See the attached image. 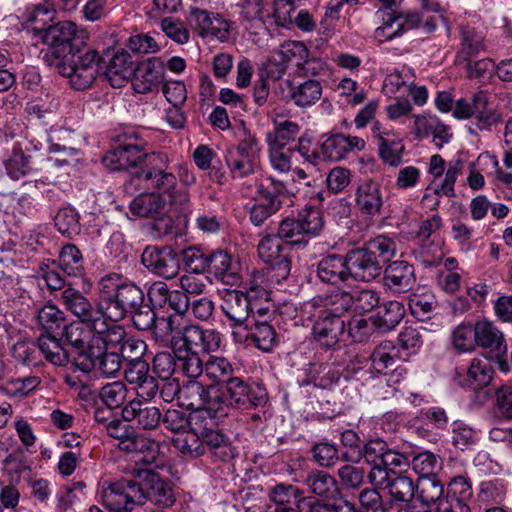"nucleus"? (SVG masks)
I'll use <instances>...</instances> for the list:
<instances>
[{"mask_svg":"<svg viewBox=\"0 0 512 512\" xmlns=\"http://www.w3.org/2000/svg\"><path fill=\"white\" fill-rule=\"evenodd\" d=\"M97 291L104 318L119 322L129 317L139 331H147L153 325V308L145 301L144 290L134 281L111 273L98 281Z\"/></svg>","mask_w":512,"mask_h":512,"instance_id":"f257e3e1","label":"nucleus"},{"mask_svg":"<svg viewBox=\"0 0 512 512\" xmlns=\"http://www.w3.org/2000/svg\"><path fill=\"white\" fill-rule=\"evenodd\" d=\"M56 61L51 66H54L63 77L68 78L74 89L85 90L96 80L103 58L96 50H88L81 54L78 49Z\"/></svg>","mask_w":512,"mask_h":512,"instance_id":"f03ea898","label":"nucleus"},{"mask_svg":"<svg viewBox=\"0 0 512 512\" xmlns=\"http://www.w3.org/2000/svg\"><path fill=\"white\" fill-rule=\"evenodd\" d=\"M87 33L72 21H59L52 23L40 42L49 47L44 54V60L48 65L54 64L70 53L80 49L85 44Z\"/></svg>","mask_w":512,"mask_h":512,"instance_id":"7ed1b4c3","label":"nucleus"},{"mask_svg":"<svg viewBox=\"0 0 512 512\" xmlns=\"http://www.w3.org/2000/svg\"><path fill=\"white\" fill-rule=\"evenodd\" d=\"M100 343L101 340L94 338L78 350L73 358V366L85 374L114 377L121 370L120 354L106 351Z\"/></svg>","mask_w":512,"mask_h":512,"instance_id":"20e7f679","label":"nucleus"},{"mask_svg":"<svg viewBox=\"0 0 512 512\" xmlns=\"http://www.w3.org/2000/svg\"><path fill=\"white\" fill-rule=\"evenodd\" d=\"M453 115L457 119H473L480 131H491L493 126L502 122L501 114L489 103L485 92L473 94L471 100L461 98L456 101Z\"/></svg>","mask_w":512,"mask_h":512,"instance_id":"39448f33","label":"nucleus"},{"mask_svg":"<svg viewBox=\"0 0 512 512\" xmlns=\"http://www.w3.org/2000/svg\"><path fill=\"white\" fill-rule=\"evenodd\" d=\"M282 239L278 234H267L257 246L260 259L268 265L266 278L271 284H281L286 280L291 271V260L288 254L283 252Z\"/></svg>","mask_w":512,"mask_h":512,"instance_id":"423d86ee","label":"nucleus"},{"mask_svg":"<svg viewBox=\"0 0 512 512\" xmlns=\"http://www.w3.org/2000/svg\"><path fill=\"white\" fill-rule=\"evenodd\" d=\"M118 141L119 145L103 156V165L112 171L138 166L142 168L149 155L144 152L143 145L138 143V135L134 131L124 132Z\"/></svg>","mask_w":512,"mask_h":512,"instance_id":"0eeeda50","label":"nucleus"},{"mask_svg":"<svg viewBox=\"0 0 512 512\" xmlns=\"http://www.w3.org/2000/svg\"><path fill=\"white\" fill-rule=\"evenodd\" d=\"M138 494L142 496L141 505L147 501L161 508H169L176 501L175 494L168 480L151 469L138 470L135 476Z\"/></svg>","mask_w":512,"mask_h":512,"instance_id":"6e6552de","label":"nucleus"},{"mask_svg":"<svg viewBox=\"0 0 512 512\" xmlns=\"http://www.w3.org/2000/svg\"><path fill=\"white\" fill-rule=\"evenodd\" d=\"M102 504L111 512H131L136 506L141 505L143 499L138 494L135 478L123 479L116 482L103 484L100 491Z\"/></svg>","mask_w":512,"mask_h":512,"instance_id":"1a4fd4ad","label":"nucleus"},{"mask_svg":"<svg viewBox=\"0 0 512 512\" xmlns=\"http://www.w3.org/2000/svg\"><path fill=\"white\" fill-rule=\"evenodd\" d=\"M224 388L233 410L264 407L268 402V392L265 386L258 382L249 383L235 376L224 385Z\"/></svg>","mask_w":512,"mask_h":512,"instance_id":"9d476101","label":"nucleus"},{"mask_svg":"<svg viewBox=\"0 0 512 512\" xmlns=\"http://www.w3.org/2000/svg\"><path fill=\"white\" fill-rule=\"evenodd\" d=\"M274 508L270 512H314L316 497L305 495L304 491L292 484L278 483L268 492Z\"/></svg>","mask_w":512,"mask_h":512,"instance_id":"9b49d317","label":"nucleus"},{"mask_svg":"<svg viewBox=\"0 0 512 512\" xmlns=\"http://www.w3.org/2000/svg\"><path fill=\"white\" fill-rule=\"evenodd\" d=\"M187 22L202 38L211 37L226 42L230 37V23L219 14L192 7L187 16Z\"/></svg>","mask_w":512,"mask_h":512,"instance_id":"f8f14e48","label":"nucleus"},{"mask_svg":"<svg viewBox=\"0 0 512 512\" xmlns=\"http://www.w3.org/2000/svg\"><path fill=\"white\" fill-rule=\"evenodd\" d=\"M373 487L387 490L389 496L394 502L409 503L415 495V485L413 480L396 472H385L384 470H375L371 475Z\"/></svg>","mask_w":512,"mask_h":512,"instance_id":"ddd939ff","label":"nucleus"},{"mask_svg":"<svg viewBox=\"0 0 512 512\" xmlns=\"http://www.w3.org/2000/svg\"><path fill=\"white\" fill-rule=\"evenodd\" d=\"M55 5L50 0H43L26 7L21 15L23 29L31 34L33 39L40 41L44 33L56 19Z\"/></svg>","mask_w":512,"mask_h":512,"instance_id":"4468645a","label":"nucleus"},{"mask_svg":"<svg viewBox=\"0 0 512 512\" xmlns=\"http://www.w3.org/2000/svg\"><path fill=\"white\" fill-rule=\"evenodd\" d=\"M175 347L204 353L215 352L221 345V334L213 329H203L198 325H183Z\"/></svg>","mask_w":512,"mask_h":512,"instance_id":"2eb2a0df","label":"nucleus"},{"mask_svg":"<svg viewBox=\"0 0 512 512\" xmlns=\"http://www.w3.org/2000/svg\"><path fill=\"white\" fill-rule=\"evenodd\" d=\"M259 146L255 137L248 136L236 147L226 151V162L234 175L243 177L253 173L258 159Z\"/></svg>","mask_w":512,"mask_h":512,"instance_id":"dca6fc26","label":"nucleus"},{"mask_svg":"<svg viewBox=\"0 0 512 512\" xmlns=\"http://www.w3.org/2000/svg\"><path fill=\"white\" fill-rule=\"evenodd\" d=\"M346 261L349 278L356 281L369 282L377 278L382 272L380 260L365 247L348 251Z\"/></svg>","mask_w":512,"mask_h":512,"instance_id":"f3484780","label":"nucleus"},{"mask_svg":"<svg viewBox=\"0 0 512 512\" xmlns=\"http://www.w3.org/2000/svg\"><path fill=\"white\" fill-rule=\"evenodd\" d=\"M142 264L154 274L172 279L179 272V260L171 247H146L141 256Z\"/></svg>","mask_w":512,"mask_h":512,"instance_id":"a211bd4d","label":"nucleus"},{"mask_svg":"<svg viewBox=\"0 0 512 512\" xmlns=\"http://www.w3.org/2000/svg\"><path fill=\"white\" fill-rule=\"evenodd\" d=\"M463 162L461 160L450 161L446 166L442 156L435 154L430 158L429 174L432 180L428 189L433 188L434 192H453L454 184L462 173Z\"/></svg>","mask_w":512,"mask_h":512,"instance_id":"6ab92c4d","label":"nucleus"},{"mask_svg":"<svg viewBox=\"0 0 512 512\" xmlns=\"http://www.w3.org/2000/svg\"><path fill=\"white\" fill-rule=\"evenodd\" d=\"M350 303L349 291L338 288L312 298L305 304L304 312L312 314V310H314L333 317L343 318L345 313L351 312Z\"/></svg>","mask_w":512,"mask_h":512,"instance_id":"aec40b11","label":"nucleus"},{"mask_svg":"<svg viewBox=\"0 0 512 512\" xmlns=\"http://www.w3.org/2000/svg\"><path fill=\"white\" fill-rule=\"evenodd\" d=\"M61 302L79 321L86 323L89 327L98 318H104L99 309V297L94 307L86 296L71 286H67L62 291Z\"/></svg>","mask_w":512,"mask_h":512,"instance_id":"412c9836","label":"nucleus"},{"mask_svg":"<svg viewBox=\"0 0 512 512\" xmlns=\"http://www.w3.org/2000/svg\"><path fill=\"white\" fill-rule=\"evenodd\" d=\"M309 316L316 317L312 327L314 340L325 349L335 347L339 342L340 335L345 331L346 325L343 318L333 317L314 310Z\"/></svg>","mask_w":512,"mask_h":512,"instance_id":"4be33fe9","label":"nucleus"},{"mask_svg":"<svg viewBox=\"0 0 512 512\" xmlns=\"http://www.w3.org/2000/svg\"><path fill=\"white\" fill-rule=\"evenodd\" d=\"M169 201L163 194H137L130 203V211L133 215L141 217L159 218L166 229L172 227L171 218H164L167 214L172 194H168Z\"/></svg>","mask_w":512,"mask_h":512,"instance_id":"5701e85b","label":"nucleus"},{"mask_svg":"<svg viewBox=\"0 0 512 512\" xmlns=\"http://www.w3.org/2000/svg\"><path fill=\"white\" fill-rule=\"evenodd\" d=\"M164 74V62L158 57H151L137 64L133 82L135 91L146 94L158 89L164 80Z\"/></svg>","mask_w":512,"mask_h":512,"instance_id":"b1692460","label":"nucleus"},{"mask_svg":"<svg viewBox=\"0 0 512 512\" xmlns=\"http://www.w3.org/2000/svg\"><path fill=\"white\" fill-rule=\"evenodd\" d=\"M122 418L125 422L135 421L143 430H153L159 425L162 413L149 401L136 398L122 408Z\"/></svg>","mask_w":512,"mask_h":512,"instance_id":"393cba45","label":"nucleus"},{"mask_svg":"<svg viewBox=\"0 0 512 512\" xmlns=\"http://www.w3.org/2000/svg\"><path fill=\"white\" fill-rule=\"evenodd\" d=\"M493 368L487 359L473 358L466 370L457 369L454 381L474 391L487 387L493 378Z\"/></svg>","mask_w":512,"mask_h":512,"instance_id":"a878e982","label":"nucleus"},{"mask_svg":"<svg viewBox=\"0 0 512 512\" xmlns=\"http://www.w3.org/2000/svg\"><path fill=\"white\" fill-rule=\"evenodd\" d=\"M383 283L393 293L408 292L416 283L413 265L404 260L392 261L384 270Z\"/></svg>","mask_w":512,"mask_h":512,"instance_id":"bb28decb","label":"nucleus"},{"mask_svg":"<svg viewBox=\"0 0 512 512\" xmlns=\"http://www.w3.org/2000/svg\"><path fill=\"white\" fill-rule=\"evenodd\" d=\"M136 65L128 51L118 50L106 66L105 78L113 88L124 87L134 77Z\"/></svg>","mask_w":512,"mask_h":512,"instance_id":"cd10ccee","label":"nucleus"},{"mask_svg":"<svg viewBox=\"0 0 512 512\" xmlns=\"http://www.w3.org/2000/svg\"><path fill=\"white\" fill-rule=\"evenodd\" d=\"M372 368L377 374H397L401 376L405 369L401 366L399 350L392 341H383L370 355Z\"/></svg>","mask_w":512,"mask_h":512,"instance_id":"c85d7f7f","label":"nucleus"},{"mask_svg":"<svg viewBox=\"0 0 512 512\" xmlns=\"http://www.w3.org/2000/svg\"><path fill=\"white\" fill-rule=\"evenodd\" d=\"M176 184V177L172 173H167L159 169L149 171H140L131 175L130 179L125 180L124 189H149L150 187L161 190L162 192H171Z\"/></svg>","mask_w":512,"mask_h":512,"instance_id":"c756f323","label":"nucleus"},{"mask_svg":"<svg viewBox=\"0 0 512 512\" xmlns=\"http://www.w3.org/2000/svg\"><path fill=\"white\" fill-rule=\"evenodd\" d=\"M477 346L494 353L497 358L507 352V345L503 332L491 321H476Z\"/></svg>","mask_w":512,"mask_h":512,"instance_id":"7c9ffc66","label":"nucleus"},{"mask_svg":"<svg viewBox=\"0 0 512 512\" xmlns=\"http://www.w3.org/2000/svg\"><path fill=\"white\" fill-rule=\"evenodd\" d=\"M209 269L207 273L221 280L227 285H237L241 281L237 265L233 263L231 256L224 250L209 252Z\"/></svg>","mask_w":512,"mask_h":512,"instance_id":"2f4dec72","label":"nucleus"},{"mask_svg":"<svg viewBox=\"0 0 512 512\" xmlns=\"http://www.w3.org/2000/svg\"><path fill=\"white\" fill-rule=\"evenodd\" d=\"M119 448L127 453L135 454L136 463L146 465L154 463L159 452V446L155 440L135 432L130 435L129 439L119 443Z\"/></svg>","mask_w":512,"mask_h":512,"instance_id":"473e14b6","label":"nucleus"},{"mask_svg":"<svg viewBox=\"0 0 512 512\" xmlns=\"http://www.w3.org/2000/svg\"><path fill=\"white\" fill-rule=\"evenodd\" d=\"M225 392L224 385L209 384L201 413L207 414L215 421H221L231 415L234 410Z\"/></svg>","mask_w":512,"mask_h":512,"instance_id":"72a5a7b5","label":"nucleus"},{"mask_svg":"<svg viewBox=\"0 0 512 512\" xmlns=\"http://www.w3.org/2000/svg\"><path fill=\"white\" fill-rule=\"evenodd\" d=\"M346 255L331 254L317 264V275L323 283L338 284L349 279Z\"/></svg>","mask_w":512,"mask_h":512,"instance_id":"f704fd0d","label":"nucleus"},{"mask_svg":"<svg viewBox=\"0 0 512 512\" xmlns=\"http://www.w3.org/2000/svg\"><path fill=\"white\" fill-rule=\"evenodd\" d=\"M202 442L211 455L219 461H228L236 456V450L228 436L218 429L204 428Z\"/></svg>","mask_w":512,"mask_h":512,"instance_id":"c9c22d12","label":"nucleus"},{"mask_svg":"<svg viewBox=\"0 0 512 512\" xmlns=\"http://www.w3.org/2000/svg\"><path fill=\"white\" fill-rule=\"evenodd\" d=\"M404 316L405 307L402 302L392 300L380 305L370 319L378 331L386 333L395 329Z\"/></svg>","mask_w":512,"mask_h":512,"instance_id":"e433bc0d","label":"nucleus"},{"mask_svg":"<svg viewBox=\"0 0 512 512\" xmlns=\"http://www.w3.org/2000/svg\"><path fill=\"white\" fill-rule=\"evenodd\" d=\"M302 483L309 493L319 498L333 499L336 494H339L336 479L323 470H314L307 473L302 479Z\"/></svg>","mask_w":512,"mask_h":512,"instance_id":"4c0bfd02","label":"nucleus"},{"mask_svg":"<svg viewBox=\"0 0 512 512\" xmlns=\"http://www.w3.org/2000/svg\"><path fill=\"white\" fill-rule=\"evenodd\" d=\"M49 147L51 153H64L67 157L74 158L79 154V149L73 147L75 142V131L71 128L53 125L47 132Z\"/></svg>","mask_w":512,"mask_h":512,"instance_id":"58836bf2","label":"nucleus"},{"mask_svg":"<svg viewBox=\"0 0 512 512\" xmlns=\"http://www.w3.org/2000/svg\"><path fill=\"white\" fill-rule=\"evenodd\" d=\"M460 48L456 54V61H468L485 51L484 36L481 32L470 26L460 27Z\"/></svg>","mask_w":512,"mask_h":512,"instance_id":"ea45409f","label":"nucleus"},{"mask_svg":"<svg viewBox=\"0 0 512 512\" xmlns=\"http://www.w3.org/2000/svg\"><path fill=\"white\" fill-rule=\"evenodd\" d=\"M221 310L229 322L244 323L248 322L251 306L245 298L244 292L233 290L225 294Z\"/></svg>","mask_w":512,"mask_h":512,"instance_id":"a19ab883","label":"nucleus"},{"mask_svg":"<svg viewBox=\"0 0 512 512\" xmlns=\"http://www.w3.org/2000/svg\"><path fill=\"white\" fill-rule=\"evenodd\" d=\"M35 321L41 334H61L67 324L65 313L51 303L36 309Z\"/></svg>","mask_w":512,"mask_h":512,"instance_id":"79ce46f5","label":"nucleus"},{"mask_svg":"<svg viewBox=\"0 0 512 512\" xmlns=\"http://www.w3.org/2000/svg\"><path fill=\"white\" fill-rule=\"evenodd\" d=\"M61 334H40L37 340L38 348L45 359L57 366H64L69 361V355L62 343Z\"/></svg>","mask_w":512,"mask_h":512,"instance_id":"37998d69","label":"nucleus"},{"mask_svg":"<svg viewBox=\"0 0 512 512\" xmlns=\"http://www.w3.org/2000/svg\"><path fill=\"white\" fill-rule=\"evenodd\" d=\"M106 320L109 319L98 318L90 327L95 331V338L101 340L100 345L108 351L109 348L122 346L126 341V331L122 325L116 324L117 322L108 324Z\"/></svg>","mask_w":512,"mask_h":512,"instance_id":"c03bdc74","label":"nucleus"},{"mask_svg":"<svg viewBox=\"0 0 512 512\" xmlns=\"http://www.w3.org/2000/svg\"><path fill=\"white\" fill-rule=\"evenodd\" d=\"M181 320V317L177 315L157 318L154 313V323L148 331H152L156 341H164L169 338L170 348L173 349L183 328Z\"/></svg>","mask_w":512,"mask_h":512,"instance_id":"a18cd8bd","label":"nucleus"},{"mask_svg":"<svg viewBox=\"0 0 512 512\" xmlns=\"http://www.w3.org/2000/svg\"><path fill=\"white\" fill-rule=\"evenodd\" d=\"M208 385L198 378L187 379L181 384L179 403L182 407L201 412L205 403Z\"/></svg>","mask_w":512,"mask_h":512,"instance_id":"49530a36","label":"nucleus"},{"mask_svg":"<svg viewBox=\"0 0 512 512\" xmlns=\"http://www.w3.org/2000/svg\"><path fill=\"white\" fill-rule=\"evenodd\" d=\"M290 99L300 108H306L314 105L321 99V83L314 79H309L298 85H292L289 81Z\"/></svg>","mask_w":512,"mask_h":512,"instance_id":"de8ad7c7","label":"nucleus"},{"mask_svg":"<svg viewBox=\"0 0 512 512\" xmlns=\"http://www.w3.org/2000/svg\"><path fill=\"white\" fill-rule=\"evenodd\" d=\"M176 355L177 373L187 379L199 378L204 372V363L198 351H188L180 347L172 349Z\"/></svg>","mask_w":512,"mask_h":512,"instance_id":"09e8293b","label":"nucleus"},{"mask_svg":"<svg viewBox=\"0 0 512 512\" xmlns=\"http://www.w3.org/2000/svg\"><path fill=\"white\" fill-rule=\"evenodd\" d=\"M377 14H380L382 18V24L374 31V38L378 42L383 43L403 35L405 32L404 24L399 22L402 18L401 13L379 10Z\"/></svg>","mask_w":512,"mask_h":512,"instance_id":"8fccbe9b","label":"nucleus"},{"mask_svg":"<svg viewBox=\"0 0 512 512\" xmlns=\"http://www.w3.org/2000/svg\"><path fill=\"white\" fill-rule=\"evenodd\" d=\"M445 490L436 475L421 477L416 487V501L423 505L436 506Z\"/></svg>","mask_w":512,"mask_h":512,"instance_id":"3c124183","label":"nucleus"},{"mask_svg":"<svg viewBox=\"0 0 512 512\" xmlns=\"http://www.w3.org/2000/svg\"><path fill=\"white\" fill-rule=\"evenodd\" d=\"M278 196L279 194H259L255 198V203L250 209V220L254 225L260 226L279 210L282 202Z\"/></svg>","mask_w":512,"mask_h":512,"instance_id":"603ef678","label":"nucleus"},{"mask_svg":"<svg viewBox=\"0 0 512 512\" xmlns=\"http://www.w3.org/2000/svg\"><path fill=\"white\" fill-rule=\"evenodd\" d=\"M61 337H63L69 345L75 348L77 352L91 343V340L95 338V331L93 328L81 321L67 322L66 327H64L61 332Z\"/></svg>","mask_w":512,"mask_h":512,"instance_id":"864d4df0","label":"nucleus"},{"mask_svg":"<svg viewBox=\"0 0 512 512\" xmlns=\"http://www.w3.org/2000/svg\"><path fill=\"white\" fill-rule=\"evenodd\" d=\"M58 265L68 276L78 277L84 273L82 253L74 244H66L61 248Z\"/></svg>","mask_w":512,"mask_h":512,"instance_id":"5fc2aeb1","label":"nucleus"},{"mask_svg":"<svg viewBox=\"0 0 512 512\" xmlns=\"http://www.w3.org/2000/svg\"><path fill=\"white\" fill-rule=\"evenodd\" d=\"M414 78L413 69L403 66L401 70H395L385 77L383 91L391 97H402L406 94L409 83Z\"/></svg>","mask_w":512,"mask_h":512,"instance_id":"6e6d98bb","label":"nucleus"},{"mask_svg":"<svg viewBox=\"0 0 512 512\" xmlns=\"http://www.w3.org/2000/svg\"><path fill=\"white\" fill-rule=\"evenodd\" d=\"M388 444L381 438H375L367 441L361 449L357 450V456L364 458L365 462L371 466L368 473V481L371 482V475L375 470H383L380 465L383 464V457L387 451Z\"/></svg>","mask_w":512,"mask_h":512,"instance_id":"4d7b16f0","label":"nucleus"},{"mask_svg":"<svg viewBox=\"0 0 512 512\" xmlns=\"http://www.w3.org/2000/svg\"><path fill=\"white\" fill-rule=\"evenodd\" d=\"M204 368L203 373L218 385H225L235 377L232 364L224 357L211 356Z\"/></svg>","mask_w":512,"mask_h":512,"instance_id":"13d9d810","label":"nucleus"},{"mask_svg":"<svg viewBox=\"0 0 512 512\" xmlns=\"http://www.w3.org/2000/svg\"><path fill=\"white\" fill-rule=\"evenodd\" d=\"M173 446L182 454L192 458L199 457L205 453V446L202 442V436L190 429L175 435L172 438Z\"/></svg>","mask_w":512,"mask_h":512,"instance_id":"bf43d9fd","label":"nucleus"},{"mask_svg":"<svg viewBox=\"0 0 512 512\" xmlns=\"http://www.w3.org/2000/svg\"><path fill=\"white\" fill-rule=\"evenodd\" d=\"M351 312L363 315L371 312L379 305L380 297L377 291L368 288H354L349 290Z\"/></svg>","mask_w":512,"mask_h":512,"instance_id":"052dcab7","label":"nucleus"},{"mask_svg":"<svg viewBox=\"0 0 512 512\" xmlns=\"http://www.w3.org/2000/svg\"><path fill=\"white\" fill-rule=\"evenodd\" d=\"M506 487L502 479H491L480 482L477 499L485 505L500 504L505 499Z\"/></svg>","mask_w":512,"mask_h":512,"instance_id":"680f3d73","label":"nucleus"},{"mask_svg":"<svg viewBox=\"0 0 512 512\" xmlns=\"http://www.w3.org/2000/svg\"><path fill=\"white\" fill-rule=\"evenodd\" d=\"M346 136L343 134H334L326 138L319 145L321 162L339 161L346 157L347 147Z\"/></svg>","mask_w":512,"mask_h":512,"instance_id":"e2e57ef3","label":"nucleus"},{"mask_svg":"<svg viewBox=\"0 0 512 512\" xmlns=\"http://www.w3.org/2000/svg\"><path fill=\"white\" fill-rule=\"evenodd\" d=\"M277 54L283 58V61L288 66L294 64L299 69L307 62L309 51L306 45L299 41H286L275 49Z\"/></svg>","mask_w":512,"mask_h":512,"instance_id":"0e129e2a","label":"nucleus"},{"mask_svg":"<svg viewBox=\"0 0 512 512\" xmlns=\"http://www.w3.org/2000/svg\"><path fill=\"white\" fill-rule=\"evenodd\" d=\"M278 237L289 245H306L309 241L298 218H285L278 227Z\"/></svg>","mask_w":512,"mask_h":512,"instance_id":"69168bd1","label":"nucleus"},{"mask_svg":"<svg viewBox=\"0 0 512 512\" xmlns=\"http://www.w3.org/2000/svg\"><path fill=\"white\" fill-rule=\"evenodd\" d=\"M252 333V345L258 349L269 352L277 343L275 329L266 319H255Z\"/></svg>","mask_w":512,"mask_h":512,"instance_id":"338daca9","label":"nucleus"},{"mask_svg":"<svg viewBox=\"0 0 512 512\" xmlns=\"http://www.w3.org/2000/svg\"><path fill=\"white\" fill-rule=\"evenodd\" d=\"M300 132V126L293 121H274V130L267 133V143L284 146L296 139Z\"/></svg>","mask_w":512,"mask_h":512,"instance_id":"774afa93","label":"nucleus"}]
</instances>
